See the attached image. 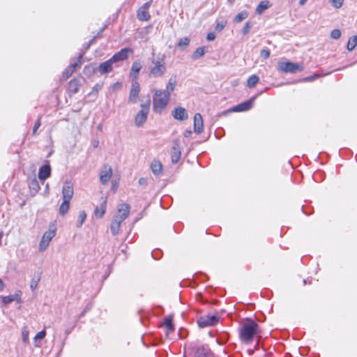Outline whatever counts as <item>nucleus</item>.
<instances>
[{
    "instance_id": "obj_1",
    "label": "nucleus",
    "mask_w": 357,
    "mask_h": 357,
    "mask_svg": "<svg viewBox=\"0 0 357 357\" xmlns=\"http://www.w3.org/2000/svg\"><path fill=\"white\" fill-rule=\"evenodd\" d=\"M130 213V206L128 204H120L117 208V213L113 216L110 230L113 236L119 234L121 224L125 220Z\"/></svg>"
},
{
    "instance_id": "obj_2",
    "label": "nucleus",
    "mask_w": 357,
    "mask_h": 357,
    "mask_svg": "<svg viewBox=\"0 0 357 357\" xmlns=\"http://www.w3.org/2000/svg\"><path fill=\"white\" fill-rule=\"evenodd\" d=\"M259 333V330L257 324L255 321L248 319L240 328L239 337L242 342L248 343Z\"/></svg>"
},
{
    "instance_id": "obj_3",
    "label": "nucleus",
    "mask_w": 357,
    "mask_h": 357,
    "mask_svg": "<svg viewBox=\"0 0 357 357\" xmlns=\"http://www.w3.org/2000/svg\"><path fill=\"white\" fill-rule=\"evenodd\" d=\"M170 96L161 89H156L153 97V107L156 113H161L169 101Z\"/></svg>"
},
{
    "instance_id": "obj_4",
    "label": "nucleus",
    "mask_w": 357,
    "mask_h": 357,
    "mask_svg": "<svg viewBox=\"0 0 357 357\" xmlns=\"http://www.w3.org/2000/svg\"><path fill=\"white\" fill-rule=\"evenodd\" d=\"M151 62L153 66L150 68L149 77L155 78L162 77L166 72L164 56L153 58Z\"/></svg>"
},
{
    "instance_id": "obj_5",
    "label": "nucleus",
    "mask_w": 357,
    "mask_h": 357,
    "mask_svg": "<svg viewBox=\"0 0 357 357\" xmlns=\"http://www.w3.org/2000/svg\"><path fill=\"white\" fill-rule=\"evenodd\" d=\"M151 100L148 99L141 104V109L138 112L135 119L136 126L141 127L146 121L150 109Z\"/></svg>"
},
{
    "instance_id": "obj_6",
    "label": "nucleus",
    "mask_w": 357,
    "mask_h": 357,
    "mask_svg": "<svg viewBox=\"0 0 357 357\" xmlns=\"http://www.w3.org/2000/svg\"><path fill=\"white\" fill-rule=\"evenodd\" d=\"M278 70L283 73H295L296 72L302 71L303 70V67L296 63L280 61L278 63Z\"/></svg>"
},
{
    "instance_id": "obj_7",
    "label": "nucleus",
    "mask_w": 357,
    "mask_h": 357,
    "mask_svg": "<svg viewBox=\"0 0 357 357\" xmlns=\"http://www.w3.org/2000/svg\"><path fill=\"white\" fill-rule=\"evenodd\" d=\"M190 349L192 357H215L206 345H196L191 347Z\"/></svg>"
},
{
    "instance_id": "obj_8",
    "label": "nucleus",
    "mask_w": 357,
    "mask_h": 357,
    "mask_svg": "<svg viewBox=\"0 0 357 357\" xmlns=\"http://www.w3.org/2000/svg\"><path fill=\"white\" fill-rule=\"evenodd\" d=\"M56 235V229H49L45 231L40 241L38 250L44 252L49 246L50 243Z\"/></svg>"
},
{
    "instance_id": "obj_9",
    "label": "nucleus",
    "mask_w": 357,
    "mask_h": 357,
    "mask_svg": "<svg viewBox=\"0 0 357 357\" xmlns=\"http://www.w3.org/2000/svg\"><path fill=\"white\" fill-rule=\"evenodd\" d=\"M219 321V317L215 314H206L200 317L197 324L200 328L216 325Z\"/></svg>"
},
{
    "instance_id": "obj_10",
    "label": "nucleus",
    "mask_w": 357,
    "mask_h": 357,
    "mask_svg": "<svg viewBox=\"0 0 357 357\" xmlns=\"http://www.w3.org/2000/svg\"><path fill=\"white\" fill-rule=\"evenodd\" d=\"M151 4V0L144 3L137 12V17L140 21H148L151 18L149 9Z\"/></svg>"
},
{
    "instance_id": "obj_11",
    "label": "nucleus",
    "mask_w": 357,
    "mask_h": 357,
    "mask_svg": "<svg viewBox=\"0 0 357 357\" xmlns=\"http://www.w3.org/2000/svg\"><path fill=\"white\" fill-rule=\"evenodd\" d=\"M140 91V85L137 80H132L131 89L130 91L128 101L136 103Z\"/></svg>"
},
{
    "instance_id": "obj_12",
    "label": "nucleus",
    "mask_w": 357,
    "mask_h": 357,
    "mask_svg": "<svg viewBox=\"0 0 357 357\" xmlns=\"http://www.w3.org/2000/svg\"><path fill=\"white\" fill-rule=\"evenodd\" d=\"M73 185L71 181H67L64 183L62 188L63 200L70 201L73 196Z\"/></svg>"
},
{
    "instance_id": "obj_13",
    "label": "nucleus",
    "mask_w": 357,
    "mask_h": 357,
    "mask_svg": "<svg viewBox=\"0 0 357 357\" xmlns=\"http://www.w3.org/2000/svg\"><path fill=\"white\" fill-rule=\"evenodd\" d=\"M133 50L130 48L126 47L114 54L111 58L114 63L126 60L128 57L129 54H132Z\"/></svg>"
},
{
    "instance_id": "obj_14",
    "label": "nucleus",
    "mask_w": 357,
    "mask_h": 357,
    "mask_svg": "<svg viewBox=\"0 0 357 357\" xmlns=\"http://www.w3.org/2000/svg\"><path fill=\"white\" fill-rule=\"evenodd\" d=\"M112 175V169L109 166H104L100 172V181L102 185L108 183Z\"/></svg>"
},
{
    "instance_id": "obj_15",
    "label": "nucleus",
    "mask_w": 357,
    "mask_h": 357,
    "mask_svg": "<svg viewBox=\"0 0 357 357\" xmlns=\"http://www.w3.org/2000/svg\"><path fill=\"white\" fill-rule=\"evenodd\" d=\"M255 97H253L251 99H250L249 100H247L244 102H242L239 105H236L235 107H234L232 108L231 111L236 112H245V111L249 110L252 107L253 100H255Z\"/></svg>"
},
{
    "instance_id": "obj_16",
    "label": "nucleus",
    "mask_w": 357,
    "mask_h": 357,
    "mask_svg": "<svg viewBox=\"0 0 357 357\" xmlns=\"http://www.w3.org/2000/svg\"><path fill=\"white\" fill-rule=\"evenodd\" d=\"M173 117L178 121L186 120L188 117V113L185 108L177 107L172 111Z\"/></svg>"
},
{
    "instance_id": "obj_17",
    "label": "nucleus",
    "mask_w": 357,
    "mask_h": 357,
    "mask_svg": "<svg viewBox=\"0 0 357 357\" xmlns=\"http://www.w3.org/2000/svg\"><path fill=\"white\" fill-rule=\"evenodd\" d=\"M106 208L107 199L105 197H102L99 206L95 208L94 214L96 217L98 218H102L106 212Z\"/></svg>"
},
{
    "instance_id": "obj_18",
    "label": "nucleus",
    "mask_w": 357,
    "mask_h": 357,
    "mask_svg": "<svg viewBox=\"0 0 357 357\" xmlns=\"http://www.w3.org/2000/svg\"><path fill=\"white\" fill-rule=\"evenodd\" d=\"M194 131L200 134L203 131V119L199 113L195 114L194 116Z\"/></svg>"
},
{
    "instance_id": "obj_19",
    "label": "nucleus",
    "mask_w": 357,
    "mask_h": 357,
    "mask_svg": "<svg viewBox=\"0 0 357 357\" xmlns=\"http://www.w3.org/2000/svg\"><path fill=\"white\" fill-rule=\"evenodd\" d=\"M181 158V151L179 149L178 143L174 142L171 151V160L172 163L176 164L178 162Z\"/></svg>"
},
{
    "instance_id": "obj_20",
    "label": "nucleus",
    "mask_w": 357,
    "mask_h": 357,
    "mask_svg": "<svg viewBox=\"0 0 357 357\" xmlns=\"http://www.w3.org/2000/svg\"><path fill=\"white\" fill-rule=\"evenodd\" d=\"M51 167L49 164L43 165L40 167L38 172V178L41 181H45L50 176Z\"/></svg>"
},
{
    "instance_id": "obj_21",
    "label": "nucleus",
    "mask_w": 357,
    "mask_h": 357,
    "mask_svg": "<svg viewBox=\"0 0 357 357\" xmlns=\"http://www.w3.org/2000/svg\"><path fill=\"white\" fill-rule=\"evenodd\" d=\"M113 63H114L113 61H112V59H109V60L100 64L98 68V71L101 74H105L111 72L113 70Z\"/></svg>"
},
{
    "instance_id": "obj_22",
    "label": "nucleus",
    "mask_w": 357,
    "mask_h": 357,
    "mask_svg": "<svg viewBox=\"0 0 357 357\" xmlns=\"http://www.w3.org/2000/svg\"><path fill=\"white\" fill-rule=\"evenodd\" d=\"M13 301H17V303H21V291L19 293L15 294L13 295L2 296V302L4 305H8Z\"/></svg>"
},
{
    "instance_id": "obj_23",
    "label": "nucleus",
    "mask_w": 357,
    "mask_h": 357,
    "mask_svg": "<svg viewBox=\"0 0 357 357\" xmlns=\"http://www.w3.org/2000/svg\"><path fill=\"white\" fill-rule=\"evenodd\" d=\"M142 66L140 61H136L133 62L131 67L130 77L132 78V80H137L138 74L142 69Z\"/></svg>"
},
{
    "instance_id": "obj_24",
    "label": "nucleus",
    "mask_w": 357,
    "mask_h": 357,
    "mask_svg": "<svg viewBox=\"0 0 357 357\" xmlns=\"http://www.w3.org/2000/svg\"><path fill=\"white\" fill-rule=\"evenodd\" d=\"M151 169L155 176H159L162 171V165L158 160H153L151 163Z\"/></svg>"
},
{
    "instance_id": "obj_25",
    "label": "nucleus",
    "mask_w": 357,
    "mask_h": 357,
    "mask_svg": "<svg viewBox=\"0 0 357 357\" xmlns=\"http://www.w3.org/2000/svg\"><path fill=\"white\" fill-rule=\"evenodd\" d=\"M271 4L268 1H261L256 8V13L258 15L262 14L266 10L269 8Z\"/></svg>"
},
{
    "instance_id": "obj_26",
    "label": "nucleus",
    "mask_w": 357,
    "mask_h": 357,
    "mask_svg": "<svg viewBox=\"0 0 357 357\" xmlns=\"http://www.w3.org/2000/svg\"><path fill=\"white\" fill-rule=\"evenodd\" d=\"M176 80L175 77H170L168 83L166 86V89L162 90L165 93H167L169 96H170V93L174 90L175 86H176Z\"/></svg>"
},
{
    "instance_id": "obj_27",
    "label": "nucleus",
    "mask_w": 357,
    "mask_h": 357,
    "mask_svg": "<svg viewBox=\"0 0 357 357\" xmlns=\"http://www.w3.org/2000/svg\"><path fill=\"white\" fill-rule=\"evenodd\" d=\"M69 207H70V202L63 200V202L61 203V204L59 207V214L62 216L65 215L68 213V211L69 210Z\"/></svg>"
},
{
    "instance_id": "obj_28",
    "label": "nucleus",
    "mask_w": 357,
    "mask_h": 357,
    "mask_svg": "<svg viewBox=\"0 0 357 357\" xmlns=\"http://www.w3.org/2000/svg\"><path fill=\"white\" fill-rule=\"evenodd\" d=\"M86 218V213L84 211H81L79 212L78 219L76 222V227L79 228L82 227L83 223L84 222Z\"/></svg>"
},
{
    "instance_id": "obj_29",
    "label": "nucleus",
    "mask_w": 357,
    "mask_h": 357,
    "mask_svg": "<svg viewBox=\"0 0 357 357\" xmlns=\"http://www.w3.org/2000/svg\"><path fill=\"white\" fill-rule=\"evenodd\" d=\"M205 52H206L205 47H198L195 51V52L192 54V59L194 60L199 59L200 57H202V56L204 55Z\"/></svg>"
},
{
    "instance_id": "obj_30",
    "label": "nucleus",
    "mask_w": 357,
    "mask_h": 357,
    "mask_svg": "<svg viewBox=\"0 0 357 357\" xmlns=\"http://www.w3.org/2000/svg\"><path fill=\"white\" fill-rule=\"evenodd\" d=\"M29 188L32 193L36 194L40 190V185L36 179H33L29 183Z\"/></svg>"
},
{
    "instance_id": "obj_31",
    "label": "nucleus",
    "mask_w": 357,
    "mask_h": 357,
    "mask_svg": "<svg viewBox=\"0 0 357 357\" xmlns=\"http://www.w3.org/2000/svg\"><path fill=\"white\" fill-rule=\"evenodd\" d=\"M248 17V12L243 10L238 13L234 19L235 22H241Z\"/></svg>"
},
{
    "instance_id": "obj_32",
    "label": "nucleus",
    "mask_w": 357,
    "mask_h": 357,
    "mask_svg": "<svg viewBox=\"0 0 357 357\" xmlns=\"http://www.w3.org/2000/svg\"><path fill=\"white\" fill-rule=\"evenodd\" d=\"M259 82L258 76L255 75H251L247 81V85L249 88H253Z\"/></svg>"
},
{
    "instance_id": "obj_33",
    "label": "nucleus",
    "mask_w": 357,
    "mask_h": 357,
    "mask_svg": "<svg viewBox=\"0 0 357 357\" xmlns=\"http://www.w3.org/2000/svg\"><path fill=\"white\" fill-rule=\"evenodd\" d=\"M164 325L167 328V332H172L174 329L172 319L170 317H167L165 319Z\"/></svg>"
},
{
    "instance_id": "obj_34",
    "label": "nucleus",
    "mask_w": 357,
    "mask_h": 357,
    "mask_svg": "<svg viewBox=\"0 0 357 357\" xmlns=\"http://www.w3.org/2000/svg\"><path fill=\"white\" fill-rule=\"evenodd\" d=\"M78 86V81L75 79L69 82V90L74 93L77 92Z\"/></svg>"
},
{
    "instance_id": "obj_35",
    "label": "nucleus",
    "mask_w": 357,
    "mask_h": 357,
    "mask_svg": "<svg viewBox=\"0 0 357 357\" xmlns=\"http://www.w3.org/2000/svg\"><path fill=\"white\" fill-rule=\"evenodd\" d=\"M190 43V40L187 37L182 38L179 40L177 45L178 47H180L181 50L185 49L186 47L188 46Z\"/></svg>"
},
{
    "instance_id": "obj_36",
    "label": "nucleus",
    "mask_w": 357,
    "mask_h": 357,
    "mask_svg": "<svg viewBox=\"0 0 357 357\" xmlns=\"http://www.w3.org/2000/svg\"><path fill=\"white\" fill-rule=\"evenodd\" d=\"M82 54H80L75 61L72 62L70 63V68H72V69H74V70L76 71V70L78 68H79L82 65Z\"/></svg>"
},
{
    "instance_id": "obj_37",
    "label": "nucleus",
    "mask_w": 357,
    "mask_h": 357,
    "mask_svg": "<svg viewBox=\"0 0 357 357\" xmlns=\"http://www.w3.org/2000/svg\"><path fill=\"white\" fill-rule=\"evenodd\" d=\"M356 45L357 43L356 38L354 36H353L349 39L347 47L349 51H352L354 50Z\"/></svg>"
},
{
    "instance_id": "obj_38",
    "label": "nucleus",
    "mask_w": 357,
    "mask_h": 357,
    "mask_svg": "<svg viewBox=\"0 0 357 357\" xmlns=\"http://www.w3.org/2000/svg\"><path fill=\"white\" fill-rule=\"evenodd\" d=\"M341 31L340 29H333L331 32V37L333 39L337 40L341 37Z\"/></svg>"
},
{
    "instance_id": "obj_39",
    "label": "nucleus",
    "mask_w": 357,
    "mask_h": 357,
    "mask_svg": "<svg viewBox=\"0 0 357 357\" xmlns=\"http://www.w3.org/2000/svg\"><path fill=\"white\" fill-rule=\"evenodd\" d=\"M331 5L335 8H340L342 6L344 0H330Z\"/></svg>"
},
{
    "instance_id": "obj_40",
    "label": "nucleus",
    "mask_w": 357,
    "mask_h": 357,
    "mask_svg": "<svg viewBox=\"0 0 357 357\" xmlns=\"http://www.w3.org/2000/svg\"><path fill=\"white\" fill-rule=\"evenodd\" d=\"M252 24L251 22H246L242 29V33L243 35L247 34L250 31V29L252 28Z\"/></svg>"
},
{
    "instance_id": "obj_41",
    "label": "nucleus",
    "mask_w": 357,
    "mask_h": 357,
    "mask_svg": "<svg viewBox=\"0 0 357 357\" xmlns=\"http://www.w3.org/2000/svg\"><path fill=\"white\" fill-rule=\"evenodd\" d=\"M39 280H40L39 278H37V279L33 278L31 280L30 288L31 289L32 291H34L37 288L38 283Z\"/></svg>"
},
{
    "instance_id": "obj_42",
    "label": "nucleus",
    "mask_w": 357,
    "mask_h": 357,
    "mask_svg": "<svg viewBox=\"0 0 357 357\" xmlns=\"http://www.w3.org/2000/svg\"><path fill=\"white\" fill-rule=\"evenodd\" d=\"M75 72L74 69H72L70 66H69L67 69L63 73V75L66 77V78H68L72 75V74Z\"/></svg>"
},
{
    "instance_id": "obj_43",
    "label": "nucleus",
    "mask_w": 357,
    "mask_h": 357,
    "mask_svg": "<svg viewBox=\"0 0 357 357\" xmlns=\"http://www.w3.org/2000/svg\"><path fill=\"white\" fill-rule=\"evenodd\" d=\"M45 335H46V333L45 331H41L38 332L34 337L35 341L43 339L45 337Z\"/></svg>"
},
{
    "instance_id": "obj_44",
    "label": "nucleus",
    "mask_w": 357,
    "mask_h": 357,
    "mask_svg": "<svg viewBox=\"0 0 357 357\" xmlns=\"http://www.w3.org/2000/svg\"><path fill=\"white\" fill-rule=\"evenodd\" d=\"M260 56L266 59L269 57L270 56V51L268 50H266V49H264L261 51L260 52Z\"/></svg>"
},
{
    "instance_id": "obj_45",
    "label": "nucleus",
    "mask_w": 357,
    "mask_h": 357,
    "mask_svg": "<svg viewBox=\"0 0 357 357\" xmlns=\"http://www.w3.org/2000/svg\"><path fill=\"white\" fill-rule=\"evenodd\" d=\"M40 126V119H38L37 121L35 123L34 126L33 128V135H37V130Z\"/></svg>"
},
{
    "instance_id": "obj_46",
    "label": "nucleus",
    "mask_w": 357,
    "mask_h": 357,
    "mask_svg": "<svg viewBox=\"0 0 357 357\" xmlns=\"http://www.w3.org/2000/svg\"><path fill=\"white\" fill-rule=\"evenodd\" d=\"M22 340L24 342L29 340V332L26 329H23L22 331Z\"/></svg>"
},
{
    "instance_id": "obj_47",
    "label": "nucleus",
    "mask_w": 357,
    "mask_h": 357,
    "mask_svg": "<svg viewBox=\"0 0 357 357\" xmlns=\"http://www.w3.org/2000/svg\"><path fill=\"white\" fill-rule=\"evenodd\" d=\"M318 77H319L318 75H314L313 76L307 77L303 79V81L304 82H311V81H313L315 78H317Z\"/></svg>"
},
{
    "instance_id": "obj_48",
    "label": "nucleus",
    "mask_w": 357,
    "mask_h": 357,
    "mask_svg": "<svg viewBox=\"0 0 357 357\" xmlns=\"http://www.w3.org/2000/svg\"><path fill=\"white\" fill-rule=\"evenodd\" d=\"M215 38V35L214 33H208L207 34V36H206V39L208 40V41H211V40H213Z\"/></svg>"
},
{
    "instance_id": "obj_49",
    "label": "nucleus",
    "mask_w": 357,
    "mask_h": 357,
    "mask_svg": "<svg viewBox=\"0 0 357 357\" xmlns=\"http://www.w3.org/2000/svg\"><path fill=\"white\" fill-rule=\"evenodd\" d=\"M224 27H225V24H224L218 23L217 24L216 27H215V29L217 31H222L224 29Z\"/></svg>"
},
{
    "instance_id": "obj_50",
    "label": "nucleus",
    "mask_w": 357,
    "mask_h": 357,
    "mask_svg": "<svg viewBox=\"0 0 357 357\" xmlns=\"http://www.w3.org/2000/svg\"><path fill=\"white\" fill-rule=\"evenodd\" d=\"M117 186H118V184H117L116 181H112V190L113 191H116L117 189Z\"/></svg>"
},
{
    "instance_id": "obj_51",
    "label": "nucleus",
    "mask_w": 357,
    "mask_h": 357,
    "mask_svg": "<svg viewBox=\"0 0 357 357\" xmlns=\"http://www.w3.org/2000/svg\"><path fill=\"white\" fill-rule=\"evenodd\" d=\"M101 89V85L97 84L96 86L93 88V91L98 92Z\"/></svg>"
},
{
    "instance_id": "obj_52",
    "label": "nucleus",
    "mask_w": 357,
    "mask_h": 357,
    "mask_svg": "<svg viewBox=\"0 0 357 357\" xmlns=\"http://www.w3.org/2000/svg\"><path fill=\"white\" fill-rule=\"evenodd\" d=\"M91 144L94 148H97L99 144V142L98 140L94 139L91 142Z\"/></svg>"
},
{
    "instance_id": "obj_53",
    "label": "nucleus",
    "mask_w": 357,
    "mask_h": 357,
    "mask_svg": "<svg viewBox=\"0 0 357 357\" xmlns=\"http://www.w3.org/2000/svg\"><path fill=\"white\" fill-rule=\"evenodd\" d=\"M139 185H144L146 183V180L144 178H140L138 181Z\"/></svg>"
},
{
    "instance_id": "obj_54",
    "label": "nucleus",
    "mask_w": 357,
    "mask_h": 357,
    "mask_svg": "<svg viewBox=\"0 0 357 357\" xmlns=\"http://www.w3.org/2000/svg\"><path fill=\"white\" fill-rule=\"evenodd\" d=\"M4 288V284L2 280L0 278V291H2Z\"/></svg>"
},
{
    "instance_id": "obj_55",
    "label": "nucleus",
    "mask_w": 357,
    "mask_h": 357,
    "mask_svg": "<svg viewBox=\"0 0 357 357\" xmlns=\"http://www.w3.org/2000/svg\"><path fill=\"white\" fill-rule=\"evenodd\" d=\"M307 0H300L299 1V4L301 6H303L306 2H307Z\"/></svg>"
},
{
    "instance_id": "obj_56",
    "label": "nucleus",
    "mask_w": 357,
    "mask_h": 357,
    "mask_svg": "<svg viewBox=\"0 0 357 357\" xmlns=\"http://www.w3.org/2000/svg\"><path fill=\"white\" fill-rule=\"evenodd\" d=\"M120 86V84L119 83H115L113 84L112 87L114 89H115L116 88L119 87Z\"/></svg>"
},
{
    "instance_id": "obj_57",
    "label": "nucleus",
    "mask_w": 357,
    "mask_h": 357,
    "mask_svg": "<svg viewBox=\"0 0 357 357\" xmlns=\"http://www.w3.org/2000/svg\"><path fill=\"white\" fill-rule=\"evenodd\" d=\"M86 310H86V309H85V310H84V311L80 314V317H84V314H85V313H86Z\"/></svg>"
},
{
    "instance_id": "obj_58",
    "label": "nucleus",
    "mask_w": 357,
    "mask_h": 357,
    "mask_svg": "<svg viewBox=\"0 0 357 357\" xmlns=\"http://www.w3.org/2000/svg\"><path fill=\"white\" fill-rule=\"evenodd\" d=\"M97 128H98V130H102V126L99 125Z\"/></svg>"
}]
</instances>
